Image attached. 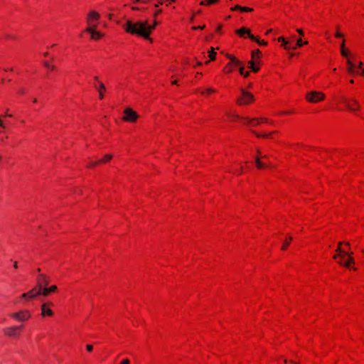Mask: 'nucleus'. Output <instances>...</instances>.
Returning a JSON list of instances; mask_svg holds the SVG:
<instances>
[{"mask_svg":"<svg viewBox=\"0 0 364 364\" xmlns=\"http://www.w3.org/2000/svg\"><path fill=\"white\" fill-rule=\"evenodd\" d=\"M48 288L49 289L50 293L55 292L58 289V287L55 285H52L49 287H48Z\"/></svg>","mask_w":364,"mask_h":364,"instance_id":"obj_32","label":"nucleus"},{"mask_svg":"<svg viewBox=\"0 0 364 364\" xmlns=\"http://www.w3.org/2000/svg\"><path fill=\"white\" fill-rule=\"evenodd\" d=\"M230 9L232 11L239 10V11H244V12H251L253 11V9L252 8L245 7V6L243 7V6H241L239 5H236L234 7H232Z\"/></svg>","mask_w":364,"mask_h":364,"instance_id":"obj_15","label":"nucleus"},{"mask_svg":"<svg viewBox=\"0 0 364 364\" xmlns=\"http://www.w3.org/2000/svg\"><path fill=\"white\" fill-rule=\"evenodd\" d=\"M226 56L228 58H229L230 60V62L228 64V65H231L232 64H234L235 65H241V62L239 60H237L235 57H234L233 55L227 54Z\"/></svg>","mask_w":364,"mask_h":364,"instance_id":"obj_16","label":"nucleus"},{"mask_svg":"<svg viewBox=\"0 0 364 364\" xmlns=\"http://www.w3.org/2000/svg\"><path fill=\"white\" fill-rule=\"evenodd\" d=\"M96 82H92V87H95L99 94V98L102 99L104 97V92L105 91V87L102 82L98 81L97 77H95Z\"/></svg>","mask_w":364,"mask_h":364,"instance_id":"obj_10","label":"nucleus"},{"mask_svg":"<svg viewBox=\"0 0 364 364\" xmlns=\"http://www.w3.org/2000/svg\"><path fill=\"white\" fill-rule=\"evenodd\" d=\"M215 92V90H213V89H212V88H208V89L206 90V91H205V92H207V93H210V92Z\"/></svg>","mask_w":364,"mask_h":364,"instance_id":"obj_39","label":"nucleus"},{"mask_svg":"<svg viewBox=\"0 0 364 364\" xmlns=\"http://www.w3.org/2000/svg\"><path fill=\"white\" fill-rule=\"evenodd\" d=\"M87 351L91 352V344H88L86 346Z\"/></svg>","mask_w":364,"mask_h":364,"instance_id":"obj_46","label":"nucleus"},{"mask_svg":"<svg viewBox=\"0 0 364 364\" xmlns=\"http://www.w3.org/2000/svg\"><path fill=\"white\" fill-rule=\"evenodd\" d=\"M307 43H308L307 41H304V42L303 41V45H306Z\"/></svg>","mask_w":364,"mask_h":364,"instance_id":"obj_62","label":"nucleus"},{"mask_svg":"<svg viewBox=\"0 0 364 364\" xmlns=\"http://www.w3.org/2000/svg\"><path fill=\"white\" fill-rule=\"evenodd\" d=\"M11 316L18 321H23L28 319L31 314L28 311H23L11 314Z\"/></svg>","mask_w":364,"mask_h":364,"instance_id":"obj_8","label":"nucleus"},{"mask_svg":"<svg viewBox=\"0 0 364 364\" xmlns=\"http://www.w3.org/2000/svg\"><path fill=\"white\" fill-rule=\"evenodd\" d=\"M37 273H38V274H41V269H39V268H38V269H37Z\"/></svg>","mask_w":364,"mask_h":364,"instance_id":"obj_61","label":"nucleus"},{"mask_svg":"<svg viewBox=\"0 0 364 364\" xmlns=\"http://www.w3.org/2000/svg\"><path fill=\"white\" fill-rule=\"evenodd\" d=\"M341 100L349 110L354 112L360 109V104L356 99L342 97Z\"/></svg>","mask_w":364,"mask_h":364,"instance_id":"obj_2","label":"nucleus"},{"mask_svg":"<svg viewBox=\"0 0 364 364\" xmlns=\"http://www.w3.org/2000/svg\"><path fill=\"white\" fill-rule=\"evenodd\" d=\"M335 36L337 38H342L343 36V35L341 32H339L338 31H336Z\"/></svg>","mask_w":364,"mask_h":364,"instance_id":"obj_36","label":"nucleus"},{"mask_svg":"<svg viewBox=\"0 0 364 364\" xmlns=\"http://www.w3.org/2000/svg\"><path fill=\"white\" fill-rule=\"evenodd\" d=\"M363 63L361 61H359L358 64V68L359 69H362L363 68Z\"/></svg>","mask_w":364,"mask_h":364,"instance_id":"obj_40","label":"nucleus"},{"mask_svg":"<svg viewBox=\"0 0 364 364\" xmlns=\"http://www.w3.org/2000/svg\"><path fill=\"white\" fill-rule=\"evenodd\" d=\"M277 40H278V41H279V42H282H282H284V41H285L286 39H285L284 37H279V38H278V39H277Z\"/></svg>","mask_w":364,"mask_h":364,"instance_id":"obj_44","label":"nucleus"},{"mask_svg":"<svg viewBox=\"0 0 364 364\" xmlns=\"http://www.w3.org/2000/svg\"><path fill=\"white\" fill-rule=\"evenodd\" d=\"M159 4H162V1H159V2H158V4H156L155 5V6H156V7H157V6H159Z\"/></svg>","mask_w":364,"mask_h":364,"instance_id":"obj_56","label":"nucleus"},{"mask_svg":"<svg viewBox=\"0 0 364 364\" xmlns=\"http://www.w3.org/2000/svg\"><path fill=\"white\" fill-rule=\"evenodd\" d=\"M303 46V41L301 38H299L296 41V44L294 47H301Z\"/></svg>","mask_w":364,"mask_h":364,"instance_id":"obj_34","label":"nucleus"},{"mask_svg":"<svg viewBox=\"0 0 364 364\" xmlns=\"http://www.w3.org/2000/svg\"><path fill=\"white\" fill-rule=\"evenodd\" d=\"M205 28V25L203 26H194L193 27V30H196V29H203Z\"/></svg>","mask_w":364,"mask_h":364,"instance_id":"obj_37","label":"nucleus"},{"mask_svg":"<svg viewBox=\"0 0 364 364\" xmlns=\"http://www.w3.org/2000/svg\"><path fill=\"white\" fill-rule=\"evenodd\" d=\"M53 306V304L50 301L44 302L41 305V315L43 316H51L53 314L51 306Z\"/></svg>","mask_w":364,"mask_h":364,"instance_id":"obj_7","label":"nucleus"},{"mask_svg":"<svg viewBox=\"0 0 364 364\" xmlns=\"http://www.w3.org/2000/svg\"><path fill=\"white\" fill-rule=\"evenodd\" d=\"M91 18V12H89L87 14V19L88 21H90V18ZM86 31L88 33H91V25L88 23V26L86 28Z\"/></svg>","mask_w":364,"mask_h":364,"instance_id":"obj_30","label":"nucleus"},{"mask_svg":"<svg viewBox=\"0 0 364 364\" xmlns=\"http://www.w3.org/2000/svg\"><path fill=\"white\" fill-rule=\"evenodd\" d=\"M14 268H18V264H17V262H15L14 264Z\"/></svg>","mask_w":364,"mask_h":364,"instance_id":"obj_53","label":"nucleus"},{"mask_svg":"<svg viewBox=\"0 0 364 364\" xmlns=\"http://www.w3.org/2000/svg\"><path fill=\"white\" fill-rule=\"evenodd\" d=\"M325 97V95L323 93L321 92H316V91H311L308 92L306 95V99L312 103H316L320 101H322Z\"/></svg>","mask_w":364,"mask_h":364,"instance_id":"obj_3","label":"nucleus"},{"mask_svg":"<svg viewBox=\"0 0 364 364\" xmlns=\"http://www.w3.org/2000/svg\"><path fill=\"white\" fill-rule=\"evenodd\" d=\"M38 296H48L50 293L49 291V289L47 287H43L38 288Z\"/></svg>","mask_w":364,"mask_h":364,"instance_id":"obj_14","label":"nucleus"},{"mask_svg":"<svg viewBox=\"0 0 364 364\" xmlns=\"http://www.w3.org/2000/svg\"><path fill=\"white\" fill-rule=\"evenodd\" d=\"M112 158V156L111 154H107L104 156L103 159L99 160V161H97L95 162L92 161V166L95 165V164H100V163H105V162H107L108 161H109Z\"/></svg>","mask_w":364,"mask_h":364,"instance_id":"obj_20","label":"nucleus"},{"mask_svg":"<svg viewBox=\"0 0 364 364\" xmlns=\"http://www.w3.org/2000/svg\"><path fill=\"white\" fill-rule=\"evenodd\" d=\"M220 28H221V26H218V28H217V29H216V30H217V31H219L220 30Z\"/></svg>","mask_w":364,"mask_h":364,"instance_id":"obj_58","label":"nucleus"},{"mask_svg":"<svg viewBox=\"0 0 364 364\" xmlns=\"http://www.w3.org/2000/svg\"><path fill=\"white\" fill-rule=\"evenodd\" d=\"M208 56L210 60H213L215 59L216 53L214 51V48L213 47L210 48V51L209 52Z\"/></svg>","mask_w":364,"mask_h":364,"instance_id":"obj_25","label":"nucleus"},{"mask_svg":"<svg viewBox=\"0 0 364 364\" xmlns=\"http://www.w3.org/2000/svg\"><path fill=\"white\" fill-rule=\"evenodd\" d=\"M121 364H129V359H127V358L124 359V360L122 361Z\"/></svg>","mask_w":364,"mask_h":364,"instance_id":"obj_38","label":"nucleus"},{"mask_svg":"<svg viewBox=\"0 0 364 364\" xmlns=\"http://www.w3.org/2000/svg\"><path fill=\"white\" fill-rule=\"evenodd\" d=\"M51 70H53L55 68V66L54 65H50V68Z\"/></svg>","mask_w":364,"mask_h":364,"instance_id":"obj_60","label":"nucleus"},{"mask_svg":"<svg viewBox=\"0 0 364 364\" xmlns=\"http://www.w3.org/2000/svg\"><path fill=\"white\" fill-rule=\"evenodd\" d=\"M353 254V253L352 252H348V254H345V257L348 256V258H349L350 255L352 257Z\"/></svg>","mask_w":364,"mask_h":364,"instance_id":"obj_47","label":"nucleus"},{"mask_svg":"<svg viewBox=\"0 0 364 364\" xmlns=\"http://www.w3.org/2000/svg\"><path fill=\"white\" fill-rule=\"evenodd\" d=\"M239 67V71H240V75H242V74H244L245 71H244V67L242 65V64L240 65H237Z\"/></svg>","mask_w":364,"mask_h":364,"instance_id":"obj_35","label":"nucleus"},{"mask_svg":"<svg viewBox=\"0 0 364 364\" xmlns=\"http://www.w3.org/2000/svg\"><path fill=\"white\" fill-rule=\"evenodd\" d=\"M14 327H18V330H21L23 328V326H15Z\"/></svg>","mask_w":364,"mask_h":364,"instance_id":"obj_55","label":"nucleus"},{"mask_svg":"<svg viewBox=\"0 0 364 364\" xmlns=\"http://www.w3.org/2000/svg\"><path fill=\"white\" fill-rule=\"evenodd\" d=\"M28 294L27 293H24L21 295V297L23 299H28Z\"/></svg>","mask_w":364,"mask_h":364,"instance_id":"obj_45","label":"nucleus"},{"mask_svg":"<svg viewBox=\"0 0 364 364\" xmlns=\"http://www.w3.org/2000/svg\"><path fill=\"white\" fill-rule=\"evenodd\" d=\"M252 41H256L260 46H266L267 43L264 41H260L259 38L255 36V39H252Z\"/></svg>","mask_w":364,"mask_h":364,"instance_id":"obj_29","label":"nucleus"},{"mask_svg":"<svg viewBox=\"0 0 364 364\" xmlns=\"http://www.w3.org/2000/svg\"><path fill=\"white\" fill-rule=\"evenodd\" d=\"M344 48H345V43H344V41H343L341 44V50L344 49Z\"/></svg>","mask_w":364,"mask_h":364,"instance_id":"obj_48","label":"nucleus"},{"mask_svg":"<svg viewBox=\"0 0 364 364\" xmlns=\"http://www.w3.org/2000/svg\"><path fill=\"white\" fill-rule=\"evenodd\" d=\"M255 164L258 168H263L265 167V163L261 161L260 158L259 156H257L255 158Z\"/></svg>","mask_w":364,"mask_h":364,"instance_id":"obj_22","label":"nucleus"},{"mask_svg":"<svg viewBox=\"0 0 364 364\" xmlns=\"http://www.w3.org/2000/svg\"><path fill=\"white\" fill-rule=\"evenodd\" d=\"M342 242H338V247L336 249V252L340 253V257L342 259L345 258V254H348V251H346L341 248Z\"/></svg>","mask_w":364,"mask_h":364,"instance_id":"obj_19","label":"nucleus"},{"mask_svg":"<svg viewBox=\"0 0 364 364\" xmlns=\"http://www.w3.org/2000/svg\"><path fill=\"white\" fill-rule=\"evenodd\" d=\"M361 74H364V69L362 70Z\"/></svg>","mask_w":364,"mask_h":364,"instance_id":"obj_64","label":"nucleus"},{"mask_svg":"<svg viewBox=\"0 0 364 364\" xmlns=\"http://www.w3.org/2000/svg\"><path fill=\"white\" fill-rule=\"evenodd\" d=\"M250 75V73L249 72H245L244 74H242V75L245 77H248Z\"/></svg>","mask_w":364,"mask_h":364,"instance_id":"obj_50","label":"nucleus"},{"mask_svg":"<svg viewBox=\"0 0 364 364\" xmlns=\"http://www.w3.org/2000/svg\"><path fill=\"white\" fill-rule=\"evenodd\" d=\"M229 66H230V65H227V66L224 68V72H225V73H230V72H231V70H230V69H229V70H228V69H227V68H229Z\"/></svg>","mask_w":364,"mask_h":364,"instance_id":"obj_42","label":"nucleus"},{"mask_svg":"<svg viewBox=\"0 0 364 364\" xmlns=\"http://www.w3.org/2000/svg\"><path fill=\"white\" fill-rule=\"evenodd\" d=\"M218 1L219 0H203L200 1V4L202 6H208Z\"/></svg>","mask_w":364,"mask_h":364,"instance_id":"obj_23","label":"nucleus"},{"mask_svg":"<svg viewBox=\"0 0 364 364\" xmlns=\"http://www.w3.org/2000/svg\"><path fill=\"white\" fill-rule=\"evenodd\" d=\"M261 159H267V155H264V156H259Z\"/></svg>","mask_w":364,"mask_h":364,"instance_id":"obj_52","label":"nucleus"},{"mask_svg":"<svg viewBox=\"0 0 364 364\" xmlns=\"http://www.w3.org/2000/svg\"><path fill=\"white\" fill-rule=\"evenodd\" d=\"M18 330V327H9L4 329V332L9 336H17L16 331Z\"/></svg>","mask_w":364,"mask_h":364,"instance_id":"obj_12","label":"nucleus"},{"mask_svg":"<svg viewBox=\"0 0 364 364\" xmlns=\"http://www.w3.org/2000/svg\"><path fill=\"white\" fill-rule=\"evenodd\" d=\"M291 240H292V237L289 236V238H288V240H287L284 242L283 245L282 246V250H286V249H287V246L289 245V243H290V242H291Z\"/></svg>","mask_w":364,"mask_h":364,"instance_id":"obj_26","label":"nucleus"},{"mask_svg":"<svg viewBox=\"0 0 364 364\" xmlns=\"http://www.w3.org/2000/svg\"><path fill=\"white\" fill-rule=\"evenodd\" d=\"M177 82H177V80H173V81L172 82V84H173V85H177Z\"/></svg>","mask_w":364,"mask_h":364,"instance_id":"obj_57","label":"nucleus"},{"mask_svg":"<svg viewBox=\"0 0 364 364\" xmlns=\"http://www.w3.org/2000/svg\"><path fill=\"white\" fill-rule=\"evenodd\" d=\"M248 68L254 73L258 72L259 68L255 65V60H251L248 62Z\"/></svg>","mask_w":364,"mask_h":364,"instance_id":"obj_18","label":"nucleus"},{"mask_svg":"<svg viewBox=\"0 0 364 364\" xmlns=\"http://www.w3.org/2000/svg\"><path fill=\"white\" fill-rule=\"evenodd\" d=\"M156 23H157L155 21L154 25L150 26L147 21L133 23L128 20L124 25V28L127 32L131 34H136L139 36L148 39L151 31L154 29Z\"/></svg>","mask_w":364,"mask_h":364,"instance_id":"obj_1","label":"nucleus"},{"mask_svg":"<svg viewBox=\"0 0 364 364\" xmlns=\"http://www.w3.org/2000/svg\"><path fill=\"white\" fill-rule=\"evenodd\" d=\"M272 165L271 163H265V167H272Z\"/></svg>","mask_w":364,"mask_h":364,"instance_id":"obj_51","label":"nucleus"},{"mask_svg":"<svg viewBox=\"0 0 364 364\" xmlns=\"http://www.w3.org/2000/svg\"><path fill=\"white\" fill-rule=\"evenodd\" d=\"M43 64H44L45 67L50 68V64L47 61H45L43 63Z\"/></svg>","mask_w":364,"mask_h":364,"instance_id":"obj_49","label":"nucleus"},{"mask_svg":"<svg viewBox=\"0 0 364 364\" xmlns=\"http://www.w3.org/2000/svg\"><path fill=\"white\" fill-rule=\"evenodd\" d=\"M161 12V10H159L158 11H156V14L155 15H157L158 14H159Z\"/></svg>","mask_w":364,"mask_h":364,"instance_id":"obj_63","label":"nucleus"},{"mask_svg":"<svg viewBox=\"0 0 364 364\" xmlns=\"http://www.w3.org/2000/svg\"><path fill=\"white\" fill-rule=\"evenodd\" d=\"M338 263H339L340 264H341V265H343V266H345V267H348L350 266V264L354 263V259H353V257H351V256L350 255V257H349V258H348V259H347L346 261H345V262H339Z\"/></svg>","mask_w":364,"mask_h":364,"instance_id":"obj_21","label":"nucleus"},{"mask_svg":"<svg viewBox=\"0 0 364 364\" xmlns=\"http://www.w3.org/2000/svg\"><path fill=\"white\" fill-rule=\"evenodd\" d=\"M0 127H5V126L3 124L1 119H0Z\"/></svg>","mask_w":364,"mask_h":364,"instance_id":"obj_54","label":"nucleus"},{"mask_svg":"<svg viewBox=\"0 0 364 364\" xmlns=\"http://www.w3.org/2000/svg\"><path fill=\"white\" fill-rule=\"evenodd\" d=\"M236 33L240 36H242L244 34H247L250 39H255V36L251 34L250 31L245 27H242L240 29L237 30Z\"/></svg>","mask_w":364,"mask_h":364,"instance_id":"obj_11","label":"nucleus"},{"mask_svg":"<svg viewBox=\"0 0 364 364\" xmlns=\"http://www.w3.org/2000/svg\"><path fill=\"white\" fill-rule=\"evenodd\" d=\"M98 18H99V14L97 13H96L95 11H92V22L95 20L98 19ZM92 40L100 39L104 36V33H102L101 31L97 30L96 25H95L93 23H92Z\"/></svg>","mask_w":364,"mask_h":364,"instance_id":"obj_6","label":"nucleus"},{"mask_svg":"<svg viewBox=\"0 0 364 364\" xmlns=\"http://www.w3.org/2000/svg\"><path fill=\"white\" fill-rule=\"evenodd\" d=\"M246 119L250 122H255V121L257 122V124H259L260 122H268V120L266 118H254L252 119Z\"/></svg>","mask_w":364,"mask_h":364,"instance_id":"obj_24","label":"nucleus"},{"mask_svg":"<svg viewBox=\"0 0 364 364\" xmlns=\"http://www.w3.org/2000/svg\"><path fill=\"white\" fill-rule=\"evenodd\" d=\"M28 299H34L38 296V291L36 287H33L31 291L27 292Z\"/></svg>","mask_w":364,"mask_h":364,"instance_id":"obj_17","label":"nucleus"},{"mask_svg":"<svg viewBox=\"0 0 364 364\" xmlns=\"http://www.w3.org/2000/svg\"><path fill=\"white\" fill-rule=\"evenodd\" d=\"M124 114L122 119L125 122H134L139 117L136 112L129 107L124 109Z\"/></svg>","mask_w":364,"mask_h":364,"instance_id":"obj_4","label":"nucleus"},{"mask_svg":"<svg viewBox=\"0 0 364 364\" xmlns=\"http://www.w3.org/2000/svg\"><path fill=\"white\" fill-rule=\"evenodd\" d=\"M296 31L299 33V35H301V36H303V35H304V31H303V30H302V29L298 28V29L296 30Z\"/></svg>","mask_w":364,"mask_h":364,"instance_id":"obj_41","label":"nucleus"},{"mask_svg":"<svg viewBox=\"0 0 364 364\" xmlns=\"http://www.w3.org/2000/svg\"><path fill=\"white\" fill-rule=\"evenodd\" d=\"M18 92L21 94H24L26 92V90L24 88H20Z\"/></svg>","mask_w":364,"mask_h":364,"instance_id":"obj_43","label":"nucleus"},{"mask_svg":"<svg viewBox=\"0 0 364 364\" xmlns=\"http://www.w3.org/2000/svg\"><path fill=\"white\" fill-rule=\"evenodd\" d=\"M348 64L347 71L351 74H358V72L355 71V65L349 59L346 61Z\"/></svg>","mask_w":364,"mask_h":364,"instance_id":"obj_13","label":"nucleus"},{"mask_svg":"<svg viewBox=\"0 0 364 364\" xmlns=\"http://www.w3.org/2000/svg\"><path fill=\"white\" fill-rule=\"evenodd\" d=\"M341 53L343 57H347L348 55V52L346 50V48L341 49Z\"/></svg>","mask_w":364,"mask_h":364,"instance_id":"obj_33","label":"nucleus"},{"mask_svg":"<svg viewBox=\"0 0 364 364\" xmlns=\"http://www.w3.org/2000/svg\"><path fill=\"white\" fill-rule=\"evenodd\" d=\"M241 92L242 97L237 100L239 105H246L253 101L254 97L251 93L245 91L244 89H241Z\"/></svg>","mask_w":364,"mask_h":364,"instance_id":"obj_5","label":"nucleus"},{"mask_svg":"<svg viewBox=\"0 0 364 364\" xmlns=\"http://www.w3.org/2000/svg\"><path fill=\"white\" fill-rule=\"evenodd\" d=\"M49 278L48 276H46L44 274H38L37 279H36V287H47L49 284Z\"/></svg>","mask_w":364,"mask_h":364,"instance_id":"obj_9","label":"nucleus"},{"mask_svg":"<svg viewBox=\"0 0 364 364\" xmlns=\"http://www.w3.org/2000/svg\"><path fill=\"white\" fill-rule=\"evenodd\" d=\"M260 50L259 49H256L252 53V59L255 60L256 56L259 58Z\"/></svg>","mask_w":364,"mask_h":364,"instance_id":"obj_27","label":"nucleus"},{"mask_svg":"<svg viewBox=\"0 0 364 364\" xmlns=\"http://www.w3.org/2000/svg\"><path fill=\"white\" fill-rule=\"evenodd\" d=\"M252 132L254 134H255V135L257 136V137H263V138H267L271 134H259L258 133H256L255 131H252Z\"/></svg>","mask_w":364,"mask_h":364,"instance_id":"obj_31","label":"nucleus"},{"mask_svg":"<svg viewBox=\"0 0 364 364\" xmlns=\"http://www.w3.org/2000/svg\"><path fill=\"white\" fill-rule=\"evenodd\" d=\"M282 46L285 48V49H296V47H291V46H289V41H287V40L284 41V42H282Z\"/></svg>","mask_w":364,"mask_h":364,"instance_id":"obj_28","label":"nucleus"},{"mask_svg":"<svg viewBox=\"0 0 364 364\" xmlns=\"http://www.w3.org/2000/svg\"><path fill=\"white\" fill-rule=\"evenodd\" d=\"M6 38H14V37H12L11 36H9V35H6Z\"/></svg>","mask_w":364,"mask_h":364,"instance_id":"obj_59","label":"nucleus"}]
</instances>
